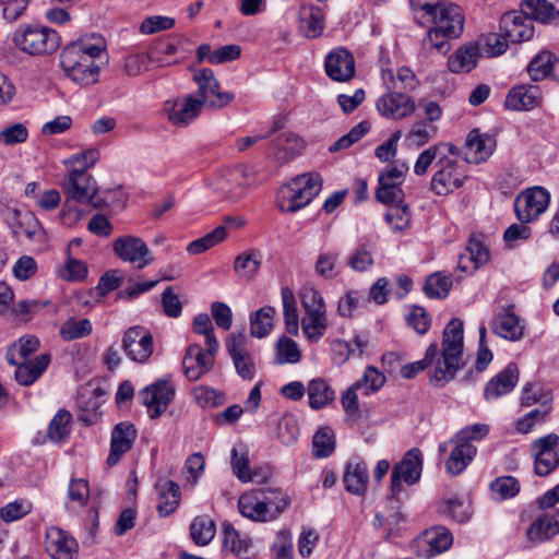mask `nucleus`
Here are the masks:
<instances>
[{"label": "nucleus", "mask_w": 559, "mask_h": 559, "mask_svg": "<svg viewBox=\"0 0 559 559\" xmlns=\"http://www.w3.org/2000/svg\"><path fill=\"white\" fill-rule=\"evenodd\" d=\"M389 207L385 213V222L391 226L394 231H403L408 228L411 223V212L406 204L402 201L388 204Z\"/></svg>", "instance_id": "nucleus-50"}, {"label": "nucleus", "mask_w": 559, "mask_h": 559, "mask_svg": "<svg viewBox=\"0 0 559 559\" xmlns=\"http://www.w3.org/2000/svg\"><path fill=\"white\" fill-rule=\"evenodd\" d=\"M254 181L253 170L245 165H239L222 173L213 186L226 199L237 201L246 194Z\"/></svg>", "instance_id": "nucleus-10"}, {"label": "nucleus", "mask_w": 559, "mask_h": 559, "mask_svg": "<svg viewBox=\"0 0 559 559\" xmlns=\"http://www.w3.org/2000/svg\"><path fill=\"white\" fill-rule=\"evenodd\" d=\"M276 310L272 306H264L250 316V333L253 337L264 338L273 329Z\"/></svg>", "instance_id": "nucleus-42"}, {"label": "nucleus", "mask_w": 559, "mask_h": 559, "mask_svg": "<svg viewBox=\"0 0 559 559\" xmlns=\"http://www.w3.org/2000/svg\"><path fill=\"white\" fill-rule=\"evenodd\" d=\"M226 347L237 373L245 380H251L255 373V366L247 349V336L243 333L231 334Z\"/></svg>", "instance_id": "nucleus-20"}, {"label": "nucleus", "mask_w": 559, "mask_h": 559, "mask_svg": "<svg viewBox=\"0 0 559 559\" xmlns=\"http://www.w3.org/2000/svg\"><path fill=\"white\" fill-rule=\"evenodd\" d=\"M11 40L19 50L34 57L51 55L60 46L58 33L39 24L20 25L12 33Z\"/></svg>", "instance_id": "nucleus-7"}, {"label": "nucleus", "mask_w": 559, "mask_h": 559, "mask_svg": "<svg viewBox=\"0 0 559 559\" xmlns=\"http://www.w3.org/2000/svg\"><path fill=\"white\" fill-rule=\"evenodd\" d=\"M385 382V377L377 368L369 366L366 368L362 377L355 382V388L362 390L365 395H369L380 390Z\"/></svg>", "instance_id": "nucleus-60"}, {"label": "nucleus", "mask_w": 559, "mask_h": 559, "mask_svg": "<svg viewBox=\"0 0 559 559\" xmlns=\"http://www.w3.org/2000/svg\"><path fill=\"white\" fill-rule=\"evenodd\" d=\"M433 174L430 188L437 195H448L461 188L466 179L465 169L456 160L447 156H440Z\"/></svg>", "instance_id": "nucleus-12"}, {"label": "nucleus", "mask_w": 559, "mask_h": 559, "mask_svg": "<svg viewBox=\"0 0 559 559\" xmlns=\"http://www.w3.org/2000/svg\"><path fill=\"white\" fill-rule=\"evenodd\" d=\"M322 181L318 174H304L281 187L276 204L284 213H295L307 206L321 191Z\"/></svg>", "instance_id": "nucleus-6"}, {"label": "nucleus", "mask_w": 559, "mask_h": 559, "mask_svg": "<svg viewBox=\"0 0 559 559\" xmlns=\"http://www.w3.org/2000/svg\"><path fill=\"white\" fill-rule=\"evenodd\" d=\"M192 395L197 403L203 407H216L224 403V394L210 386L200 385L193 389Z\"/></svg>", "instance_id": "nucleus-64"}, {"label": "nucleus", "mask_w": 559, "mask_h": 559, "mask_svg": "<svg viewBox=\"0 0 559 559\" xmlns=\"http://www.w3.org/2000/svg\"><path fill=\"white\" fill-rule=\"evenodd\" d=\"M415 19L418 12H424L432 23L427 34L425 45H429L440 52H447L450 48L449 39L457 38L464 28V14L455 3L439 1L435 4L411 0Z\"/></svg>", "instance_id": "nucleus-3"}, {"label": "nucleus", "mask_w": 559, "mask_h": 559, "mask_svg": "<svg viewBox=\"0 0 559 559\" xmlns=\"http://www.w3.org/2000/svg\"><path fill=\"white\" fill-rule=\"evenodd\" d=\"M372 246L370 242H361L348 257L347 265L355 272H367L373 265Z\"/></svg>", "instance_id": "nucleus-53"}, {"label": "nucleus", "mask_w": 559, "mask_h": 559, "mask_svg": "<svg viewBox=\"0 0 559 559\" xmlns=\"http://www.w3.org/2000/svg\"><path fill=\"white\" fill-rule=\"evenodd\" d=\"M158 496L157 510L162 516L171 514L179 506L180 489L177 483L173 480H159L155 485Z\"/></svg>", "instance_id": "nucleus-34"}, {"label": "nucleus", "mask_w": 559, "mask_h": 559, "mask_svg": "<svg viewBox=\"0 0 559 559\" xmlns=\"http://www.w3.org/2000/svg\"><path fill=\"white\" fill-rule=\"evenodd\" d=\"M417 543L427 546L426 549L421 550L423 556L432 557L448 550L453 543V537L447 527L436 526L425 531Z\"/></svg>", "instance_id": "nucleus-29"}, {"label": "nucleus", "mask_w": 559, "mask_h": 559, "mask_svg": "<svg viewBox=\"0 0 559 559\" xmlns=\"http://www.w3.org/2000/svg\"><path fill=\"white\" fill-rule=\"evenodd\" d=\"M219 346L205 345L201 347L199 344H190L183 356V372L188 380L197 381L215 365V356Z\"/></svg>", "instance_id": "nucleus-14"}, {"label": "nucleus", "mask_w": 559, "mask_h": 559, "mask_svg": "<svg viewBox=\"0 0 559 559\" xmlns=\"http://www.w3.org/2000/svg\"><path fill=\"white\" fill-rule=\"evenodd\" d=\"M522 10L533 22L546 23L556 15L555 7L547 0H525L522 3Z\"/></svg>", "instance_id": "nucleus-52"}, {"label": "nucleus", "mask_w": 559, "mask_h": 559, "mask_svg": "<svg viewBox=\"0 0 559 559\" xmlns=\"http://www.w3.org/2000/svg\"><path fill=\"white\" fill-rule=\"evenodd\" d=\"M452 287V277L443 272H436L427 277L424 292L429 298H445Z\"/></svg>", "instance_id": "nucleus-51"}, {"label": "nucleus", "mask_w": 559, "mask_h": 559, "mask_svg": "<svg viewBox=\"0 0 559 559\" xmlns=\"http://www.w3.org/2000/svg\"><path fill=\"white\" fill-rule=\"evenodd\" d=\"M509 39L504 36L503 32L489 33L483 35L479 39V51L488 57H498L504 53L509 47Z\"/></svg>", "instance_id": "nucleus-54"}, {"label": "nucleus", "mask_w": 559, "mask_h": 559, "mask_svg": "<svg viewBox=\"0 0 559 559\" xmlns=\"http://www.w3.org/2000/svg\"><path fill=\"white\" fill-rule=\"evenodd\" d=\"M90 496L88 484L85 479H72L68 488V503L69 509L75 510L83 508Z\"/></svg>", "instance_id": "nucleus-56"}, {"label": "nucleus", "mask_w": 559, "mask_h": 559, "mask_svg": "<svg viewBox=\"0 0 559 559\" xmlns=\"http://www.w3.org/2000/svg\"><path fill=\"white\" fill-rule=\"evenodd\" d=\"M479 47L474 44L457 49L448 59V68L453 73L468 72L476 67Z\"/></svg>", "instance_id": "nucleus-37"}, {"label": "nucleus", "mask_w": 559, "mask_h": 559, "mask_svg": "<svg viewBox=\"0 0 559 559\" xmlns=\"http://www.w3.org/2000/svg\"><path fill=\"white\" fill-rule=\"evenodd\" d=\"M312 445L316 457H328L331 455L335 449L333 431L328 427L320 428L313 436Z\"/></svg>", "instance_id": "nucleus-57"}, {"label": "nucleus", "mask_w": 559, "mask_h": 559, "mask_svg": "<svg viewBox=\"0 0 559 559\" xmlns=\"http://www.w3.org/2000/svg\"><path fill=\"white\" fill-rule=\"evenodd\" d=\"M559 532V512L544 513L536 518L526 531V537L534 544L549 540Z\"/></svg>", "instance_id": "nucleus-28"}, {"label": "nucleus", "mask_w": 559, "mask_h": 559, "mask_svg": "<svg viewBox=\"0 0 559 559\" xmlns=\"http://www.w3.org/2000/svg\"><path fill=\"white\" fill-rule=\"evenodd\" d=\"M281 297L286 331L288 334L296 336L299 333V313L295 295L290 288L283 287Z\"/></svg>", "instance_id": "nucleus-45"}, {"label": "nucleus", "mask_w": 559, "mask_h": 559, "mask_svg": "<svg viewBox=\"0 0 559 559\" xmlns=\"http://www.w3.org/2000/svg\"><path fill=\"white\" fill-rule=\"evenodd\" d=\"M92 332V323L88 319H69L60 328V335L64 341H73L85 337Z\"/></svg>", "instance_id": "nucleus-58"}, {"label": "nucleus", "mask_w": 559, "mask_h": 559, "mask_svg": "<svg viewBox=\"0 0 559 559\" xmlns=\"http://www.w3.org/2000/svg\"><path fill=\"white\" fill-rule=\"evenodd\" d=\"M112 249L120 260L136 264L140 270L154 261L147 245L136 236L126 235L117 238L112 243Z\"/></svg>", "instance_id": "nucleus-15"}, {"label": "nucleus", "mask_w": 559, "mask_h": 559, "mask_svg": "<svg viewBox=\"0 0 559 559\" xmlns=\"http://www.w3.org/2000/svg\"><path fill=\"white\" fill-rule=\"evenodd\" d=\"M559 60L549 51H543L532 59L527 71L533 81H540L547 76H556Z\"/></svg>", "instance_id": "nucleus-39"}, {"label": "nucleus", "mask_w": 559, "mask_h": 559, "mask_svg": "<svg viewBox=\"0 0 559 559\" xmlns=\"http://www.w3.org/2000/svg\"><path fill=\"white\" fill-rule=\"evenodd\" d=\"M274 146L277 150V159L284 162L298 155L304 150L305 142L295 133L284 132L276 138Z\"/></svg>", "instance_id": "nucleus-46"}, {"label": "nucleus", "mask_w": 559, "mask_h": 559, "mask_svg": "<svg viewBox=\"0 0 559 559\" xmlns=\"http://www.w3.org/2000/svg\"><path fill=\"white\" fill-rule=\"evenodd\" d=\"M105 51L106 43L100 35H84L63 48L60 66L70 80L81 86H91L99 81L98 61Z\"/></svg>", "instance_id": "nucleus-2"}, {"label": "nucleus", "mask_w": 559, "mask_h": 559, "mask_svg": "<svg viewBox=\"0 0 559 559\" xmlns=\"http://www.w3.org/2000/svg\"><path fill=\"white\" fill-rule=\"evenodd\" d=\"M227 236V229L225 226H217L214 230L206 234L205 236L193 240L189 243L187 251L190 254H200L215 245L223 241Z\"/></svg>", "instance_id": "nucleus-55"}, {"label": "nucleus", "mask_w": 559, "mask_h": 559, "mask_svg": "<svg viewBox=\"0 0 559 559\" xmlns=\"http://www.w3.org/2000/svg\"><path fill=\"white\" fill-rule=\"evenodd\" d=\"M45 547L53 559H74L79 548L76 540L68 532L56 526L46 531Z\"/></svg>", "instance_id": "nucleus-22"}, {"label": "nucleus", "mask_w": 559, "mask_h": 559, "mask_svg": "<svg viewBox=\"0 0 559 559\" xmlns=\"http://www.w3.org/2000/svg\"><path fill=\"white\" fill-rule=\"evenodd\" d=\"M535 457V472L538 476H548L559 466V437L549 433L532 443Z\"/></svg>", "instance_id": "nucleus-17"}, {"label": "nucleus", "mask_w": 559, "mask_h": 559, "mask_svg": "<svg viewBox=\"0 0 559 559\" xmlns=\"http://www.w3.org/2000/svg\"><path fill=\"white\" fill-rule=\"evenodd\" d=\"M301 29L307 38L321 36L324 29V16L318 7H311L307 16L301 20Z\"/></svg>", "instance_id": "nucleus-59"}, {"label": "nucleus", "mask_w": 559, "mask_h": 559, "mask_svg": "<svg viewBox=\"0 0 559 559\" xmlns=\"http://www.w3.org/2000/svg\"><path fill=\"white\" fill-rule=\"evenodd\" d=\"M495 147L496 141L491 135L472 130L467 135L464 158L467 163L473 164L485 162L492 154Z\"/></svg>", "instance_id": "nucleus-26"}, {"label": "nucleus", "mask_w": 559, "mask_h": 559, "mask_svg": "<svg viewBox=\"0 0 559 559\" xmlns=\"http://www.w3.org/2000/svg\"><path fill=\"white\" fill-rule=\"evenodd\" d=\"M163 110L168 122L177 128H186L201 115L202 108L194 95L187 94L167 99L164 103Z\"/></svg>", "instance_id": "nucleus-16"}, {"label": "nucleus", "mask_w": 559, "mask_h": 559, "mask_svg": "<svg viewBox=\"0 0 559 559\" xmlns=\"http://www.w3.org/2000/svg\"><path fill=\"white\" fill-rule=\"evenodd\" d=\"M230 465L234 475L242 483L253 481L255 473L250 466L249 449L242 443H236L230 451Z\"/></svg>", "instance_id": "nucleus-35"}, {"label": "nucleus", "mask_w": 559, "mask_h": 559, "mask_svg": "<svg viewBox=\"0 0 559 559\" xmlns=\"http://www.w3.org/2000/svg\"><path fill=\"white\" fill-rule=\"evenodd\" d=\"M324 66L328 76L335 82H347L355 75L354 57L344 48L332 50Z\"/></svg>", "instance_id": "nucleus-23"}, {"label": "nucleus", "mask_w": 559, "mask_h": 559, "mask_svg": "<svg viewBox=\"0 0 559 559\" xmlns=\"http://www.w3.org/2000/svg\"><path fill=\"white\" fill-rule=\"evenodd\" d=\"M63 191L67 200L63 205V213L72 209V202L91 204L93 207H100L103 203H110L108 197H100L93 177L84 169L73 168L70 170Z\"/></svg>", "instance_id": "nucleus-8"}, {"label": "nucleus", "mask_w": 559, "mask_h": 559, "mask_svg": "<svg viewBox=\"0 0 559 559\" xmlns=\"http://www.w3.org/2000/svg\"><path fill=\"white\" fill-rule=\"evenodd\" d=\"M301 328L305 336L310 342L317 343L328 329L326 310L305 312L301 319Z\"/></svg>", "instance_id": "nucleus-41"}, {"label": "nucleus", "mask_w": 559, "mask_h": 559, "mask_svg": "<svg viewBox=\"0 0 559 559\" xmlns=\"http://www.w3.org/2000/svg\"><path fill=\"white\" fill-rule=\"evenodd\" d=\"M72 415L66 411L60 409L50 420L48 426V438L53 443L64 442L71 432Z\"/></svg>", "instance_id": "nucleus-47"}, {"label": "nucleus", "mask_w": 559, "mask_h": 559, "mask_svg": "<svg viewBox=\"0 0 559 559\" xmlns=\"http://www.w3.org/2000/svg\"><path fill=\"white\" fill-rule=\"evenodd\" d=\"M342 269L337 251H322L314 262L316 274L325 280L337 277L342 273Z\"/></svg>", "instance_id": "nucleus-44"}, {"label": "nucleus", "mask_w": 559, "mask_h": 559, "mask_svg": "<svg viewBox=\"0 0 559 559\" xmlns=\"http://www.w3.org/2000/svg\"><path fill=\"white\" fill-rule=\"evenodd\" d=\"M539 92L536 86H516L508 93L506 107L512 110H531L539 104Z\"/></svg>", "instance_id": "nucleus-31"}, {"label": "nucleus", "mask_w": 559, "mask_h": 559, "mask_svg": "<svg viewBox=\"0 0 559 559\" xmlns=\"http://www.w3.org/2000/svg\"><path fill=\"white\" fill-rule=\"evenodd\" d=\"M463 346V322L459 318H453L443 330L441 349L439 350L437 343L430 344L424 359L403 366L401 374L409 379L428 366L435 365L430 371V379L437 385H443L450 382L462 367Z\"/></svg>", "instance_id": "nucleus-1"}, {"label": "nucleus", "mask_w": 559, "mask_h": 559, "mask_svg": "<svg viewBox=\"0 0 559 559\" xmlns=\"http://www.w3.org/2000/svg\"><path fill=\"white\" fill-rule=\"evenodd\" d=\"M122 348L131 360L144 364L153 354V336L142 326L129 328L122 337Z\"/></svg>", "instance_id": "nucleus-18"}, {"label": "nucleus", "mask_w": 559, "mask_h": 559, "mask_svg": "<svg viewBox=\"0 0 559 559\" xmlns=\"http://www.w3.org/2000/svg\"><path fill=\"white\" fill-rule=\"evenodd\" d=\"M550 203V193L543 187H531L522 191L514 201V210L521 223H532L545 213Z\"/></svg>", "instance_id": "nucleus-11"}, {"label": "nucleus", "mask_w": 559, "mask_h": 559, "mask_svg": "<svg viewBox=\"0 0 559 559\" xmlns=\"http://www.w3.org/2000/svg\"><path fill=\"white\" fill-rule=\"evenodd\" d=\"M238 508L240 513L250 520L257 522L272 521V515L264 507L258 490L242 493L238 500Z\"/></svg>", "instance_id": "nucleus-32"}, {"label": "nucleus", "mask_w": 559, "mask_h": 559, "mask_svg": "<svg viewBox=\"0 0 559 559\" xmlns=\"http://www.w3.org/2000/svg\"><path fill=\"white\" fill-rule=\"evenodd\" d=\"M261 255L258 251L251 250L239 254L234 262L235 272L242 278L251 280L259 272Z\"/></svg>", "instance_id": "nucleus-49"}, {"label": "nucleus", "mask_w": 559, "mask_h": 559, "mask_svg": "<svg viewBox=\"0 0 559 559\" xmlns=\"http://www.w3.org/2000/svg\"><path fill=\"white\" fill-rule=\"evenodd\" d=\"M382 80L389 91L409 92L417 86V79L414 72L407 67L397 69L396 74L391 70L382 71Z\"/></svg>", "instance_id": "nucleus-38"}, {"label": "nucleus", "mask_w": 559, "mask_h": 559, "mask_svg": "<svg viewBox=\"0 0 559 559\" xmlns=\"http://www.w3.org/2000/svg\"><path fill=\"white\" fill-rule=\"evenodd\" d=\"M436 127L426 121H419L409 130L406 141L411 146L419 147L425 145L436 134Z\"/></svg>", "instance_id": "nucleus-62"}, {"label": "nucleus", "mask_w": 559, "mask_h": 559, "mask_svg": "<svg viewBox=\"0 0 559 559\" xmlns=\"http://www.w3.org/2000/svg\"><path fill=\"white\" fill-rule=\"evenodd\" d=\"M369 479L368 468L364 462H350L344 475L345 488L347 491L361 495L367 489Z\"/></svg>", "instance_id": "nucleus-40"}, {"label": "nucleus", "mask_w": 559, "mask_h": 559, "mask_svg": "<svg viewBox=\"0 0 559 559\" xmlns=\"http://www.w3.org/2000/svg\"><path fill=\"white\" fill-rule=\"evenodd\" d=\"M216 525L207 515L194 518L190 525V536L200 546L207 545L215 536Z\"/></svg>", "instance_id": "nucleus-48"}, {"label": "nucleus", "mask_w": 559, "mask_h": 559, "mask_svg": "<svg viewBox=\"0 0 559 559\" xmlns=\"http://www.w3.org/2000/svg\"><path fill=\"white\" fill-rule=\"evenodd\" d=\"M8 222L14 235H24L28 239H33L40 229L38 219L31 212L14 209L10 211Z\"/></svg>", "instance_id": "nucleus-36"}, {"label": "nucleus", "mask_w": 559, "mask_h": 559, "mask_svg": "<svg viewBox=\"0 0 559 559\" xmlns=\"http://www.w3.org/2000/svg\"><path fill=\"white\" fill-rule=\"evenodd\" d=\"M378 111L391 119H403L415 110V103L406 93L390 91L377 102Z\"/></svg>", "instance_id": "nucleus-21"}, {"label": "nucleus", "mask_w": 559, "mask_h": 559, "mask_svg": "<svg viewBox=\"0 0 559 559\" xmlns=\"http://www.w3.org/2000/svg\"><path fill=\"white\" fill-rule=\"evenodd\" d=\"M192 81L197 85V91L191 95H194L202 109L221 110L235 100V94L222 90L219 81L210 68L195 70Z\"/></svg>", "instance_id": "nucleus-9"}, {"label": "nucleus", "mask_w": 559, "mask_h": 559, "mask_svg": "<svg viewBox=\"0 0 559 559\" xmlns=\"http://www.w3.org/2000/svg\"><path fill=\"white\" fill-rule=\"evenodd\" d=\"M309 406L313 411H319L330 405L335 399V392L323 378H314L306 386Z\"/></svg>", "instance_id": "nucleus-33"}, {"label": "nucleus", "mask_w": 559, "mask_h": 559, "mask_svg": "<svg viewBox=\"0 0 559 559\" xmlns=\"http://www.w3.org/2000/svg\"><path fill=\"white\" fill-rule=\"evenodd\" d=\"M40 342L34 335L21 336L13 342L7 350V361L16 366L15 379L22 385H31L41 377L48 368L51 357L49 354H40L33 359L29 356L36 353Z\"/></svg>", "instance_id": "nucleus-4"}, {"label": "nucleus", "mask_w": 559, "mask_h": 559, "mask_svg": "<svg viewBox=\"0 0 559 559\" xmlns=\"http://www.w3.org/2000/svg\"><path fill=\"white\" fill-rule=\"evenodd\" d=\"M136 438V429L130 423H119L111 432L110 452L107 464L115 466L121 456L128 452Z\"/></svg>", "instance_id": "nucleus-25"}, {"label": "nucleus", "mask_w": 559, "mask_h": 559, "mask_svg": "<svg viewBox=\"0 0 559 559\" xmlns=\"http://www.w3.org/2000/svg\"><path fill=\"white\" fill-rule=\"evenodd\" d=\"M423 472V454L419 449L413 448L408 450L402 460L396 463L392 468L391 474V492L392 498L390 502L393 504V512L389 514L378 513L374 519L376 526H394L397 525L402 520L403 515L399 511V499L397 495L402 490V483L412 486L416 484Z\"/></svg>", "instance_id": "nucleus-5"}, {"label": "nucleus", "mask_w": 559, "mask_h": 559, "mask_svg": "<svg viewBox=\"0 0 559 559\" xmlns=\"http://www.w3.org/2000/svg\"><path fill=\"white\" fill-rule=\"evenodd\" d=\"M500 31L511 43L530 40L535 33L532 19L523 10L504 13L500 19Z\"/></svg>", "instance_id": "nucleus-19"}, {"label": "nucleus", "mask_w": 559, "mask_h": 559, "mask_svg": "<svg viewBox=\"0 0 559 559\" xmlns=\"http://www.w3.org/2000/svg\"><path fill=\"white\" fill-rule=\"evenodd\" d=\"M277 361L280 364H296L301 358L297 343L288 337H282L277 342Z\"/></svg>", "instance_id": "nucleus-63"}, {"label": "nucleus", "mask_w": 559, "mask_h": 559, "mask_svg": "<svg viewBox=\"0 0 559 559\" xmlns=\"http://www.w3.org/2000/svg\"><path fill=\"white\" fill-rule=\"evenodd\" d=\"M140 402L146 407L150 418L160 417L175 397V388L167 379H158L139 392Z\"/></svg>", "instance_id": "nucleus-13"}, {"label": "nucleus", "mask_w": 559, "mask_h": 559, "mask_svg": "<svg viewBox=\"0 0 559 559\" xmlns=\"http://www.w3.org/2000/svg\"><path fill=\"white\" fill-rule=\"evenodd\" d=\"M518 366L515 364H509L487 383L485 388V399L491 401L511 392L518 383Z\"/></svg>", "instance_id": "nucleus-27"}, {"label": "nucleus", "mask_w": 559, "mask_h": 559, "mask_svg": "<svg viewBox=\"0 0 559 559\" xmlns=\"http://www.w3.org/2000/svg\"><path fill=\"white\" fill-rule=\"evenodd\" d=\"M264 507L272 515V521L277 519L290 506L289 496L278 488L259 489Z\"/></svg>", "instance_id": "nucleus-43"}, {"label": "nucleus", "mask_w": 559, "mask_h": 559, "mask_svg": "<svg viewBox=\"0 0 559 559\" xmlns=\"http://www.w3.org/2000/svg\"><path fill=\"white\" fill-rule=\"evenodd\" d=\"M451 442L454 443V448L447 460L445 468L449 474L455 476L461 474L473 461L477 449L472 443L459 441L456 438H453Z\"/></svg>", "instance_id": "nucleus-30"}, {"label": "nucleus", "mask_w": 559, "mask_h": 559, "mask_svg": "<svg viewBox=\"0 0 559 559\" xmlns=\"http://www.w3.org/2000/svg\"><path fill=\"white\" fill-rule=\"evenodd\" d=\"M491 330L496 335L512 342L519 341L524 334V325L512 306L502 308L495 316Z\"/></svg>", "instance_id": "nucleus-24"}, {"label": "nucleus", "mask_w": 559, "mask_h": 559, "mask_svg": "<svg viewBox=\"0 0 559 559\" xmlns=\"http://www.w3.org/2000/svg\"><path fill=\"white\" fill-rule=\"evenodd\" d=\"M277 438L286 445L293 444L299 438V426L292 415H285L277 423Z\"/></svg>", "instance_id": "nucleus-61"}]
</instances>
